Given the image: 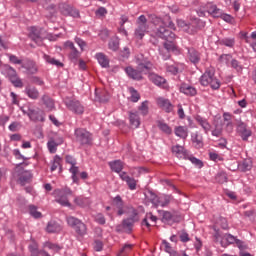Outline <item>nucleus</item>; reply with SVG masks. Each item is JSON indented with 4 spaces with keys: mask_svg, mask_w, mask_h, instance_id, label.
<instances>
[{
    "mask_svg": "<svg viewBox=\"0 0 256 256\" xmlns=\"http://www.w3.org/2000/svg\"><path fill=\"white\" fill-rule=\"evenodd\" d=\"M150 18L153 25L155 26V29H153L154 35L156 37H160V39H165V41H167L166 43H164L165 50L163 55V59L167 61V59L171 57L169 53L177 49V47L173 43V41L175 40V33L169 30L175 29V24H173V22H171V19L169 18L163 20L155 15H151Z\"/></svg>",
    "mask_w": 256,
    "mask_h": 256,
    "instance_id": "1",
    "label": "nucleus"
},
{
    "mask_svg": "<svg viewBox=\"0 0 256 256\" xmlns=\"http://www.w3.org/2000/svg\"><path fill=\"white\" fill-rule=\"evenodd\" d=\"M137 69L128 66L125 68V73L130 77V79H133L134 81H141L143 79V75H147L150 70L153 69V64L150 61L147 60H141L137 59Z\"/></svg>",
    "mask_w": 256,
    "mask_h": 256,
    "instance_id": "2",
    "label": "nucleus"
},
{
    "mask_svg": "<svg viewBox=\"0 0 256 256\" xmlns=\"http://www.w3.org/2000/svg\"><path fill=\"white\" fill-rule=\"evenodd\" d=\"M199 81L202 87H211L213 90H217L221 87V81L215 76V68L213 67L207 68Z\"/></svg>",
    "mask_w": 256,
    "mask_h": 256,
    "instance_id": "3",
    "label": "nucleus"
},
{
    "mask_svg": "<svg viewBox=\"0 0 256 256\" xmlns=\"http://www.w3.org/2000/svg\"><path fill=\"white\" fill-rule=\"evenodd\" d=\"M66 221L69 227L74 229L77 239H83L87 235V224L83 223V221L74 216L66 217Z\"/></svg>",
    "mask_w": 256,
    "mask_h": 256,
    "instance_id": "4",
    "label": "nucleus"
},
{
    "mask_svg": "<svg viewBox=\"0 0 256 256\" xmlns=\"http://www.w3.org/2000/svg\"><path fill=\"white\" fill-rule=\"evenodd\" d=\"M221 11L222 10L218 8L215 3L208 2L197 9V14L199 17H206L207 15H211L212 17L218 18L221 16Z\"/></svg>",
    "mask_w": 256,
    "mask_h": 256,
    "instance_id": "5",
    "label": "nucleus"
},
{
    "mask_svg": "<svg viewBox=\"0 0 256 256\" xmlns=\"http://www.w3.org/2000/svg\"><path fill=\"white\" fill-rule=\"evenodd\" d=\"M149 33V24H147V17L141 15L136 20V28L134 30L135 39H143Z\"/></svg>",
    "mask_w": 256,
    "mask_h": 256,
    "instance_id": "6",
    "label": "nucleus"
},
{
    "mask_svg": "<svg viewBox=\"0 0 256 256\" xmlns=\"http://www.w3.org/2000/svg\"><path fill=\"white\" fill-rule=\"evenodd\" d=\"M64 103L67 109L72 111V113H75V115H83V113H85V107L82 106L81 102L77 99L66 98Z\"/></svg>",
    "mask_w": 256,
    "mask_h": 256,
    "instance_id": "7",
    "label": "nucleus"
},
{
    "mask_svg": "<svg viewBox=\"0 0 256 256\" xmlns=\"http://www.w3.org/2000/svg\"><path fill=\"white\" fill-rule=\"evenodd\" d=\"M75 137L77 143H80V145H90L91 141H93L91 133L83 128H77L75 130Z\"/></svg>",
    "mask_w": 256,
    "mask_h": 256,
    "instance_id": "8",
    "label": "nucleus"
},
{
    "mask_svg": "<svg viewBox=\"0 0 256 256\" xmlns=\"http://www.w3.org/2000/svg\"><path fill=\"white\" fill-rule=\"evenodd\" d=\"M130 217L128 219L123 220L122 227L123 229H126L129 233H131V230L133 229V225L139 221V214L137 213V210L134 208H130L129 211Z\"/></svg>",
    "mask_w": 256,
    "mask_h": 256,
    "instance_id": "9",
    "label": "nucleus"
},
{
    "mask_svg": "<svg viewBox=\"0 0 256 256\" xmlns=\"http://www.w3.org/2000/svg\"><path fill=\"white\" fill-rule=\"evenodd\" d=\"M30 39L35 41L39 46L43 45V39H45V30L37 28L35 26L30 28Z\"/></svg>",
    "mask_w": 256,
    "mask_h": 256,
    "instance_id": "10",
    "label": "nucleus"
},
{
    "mask_svg": "<svg viewBox=\"0 0 256 256\" xmlns=\"http://www.w3.org/2000/svg\"><path fill=\"white\" fill-rule=\"evenodd\" d=\"M59 11L62 13V15H65L66 17H74L79 18V10L76 8H73V6H70L69 4L62 3L59 5Z\"/></svg>",
    "mask_w": 256,
    "mask_h": 256,
    "instance_id": "11",
    "label": "nucleus"
},
{
    "mask_svg": "<svg viewBox=\"0 0 256 256\" xmlns=\"http://www.w3.org/2000/svg\"><path fill=\"white\" fill-rule=\"evenodd\" d=\"M236 132L243 141H249V137L253 135V132L251 131V129L247 128V124H245V122L238 123Z\"/></svg>",
    "mask_w": 256,
    "mask_h": 256,
    "instance_id": "12",
    "label": "nucleus"
},
{
    "mask_svg": "<svg viewBox=\"0 0 256 256\" xmlns=\"http://www.w3.org/2000/svg\"><path fill=\"white\" fill-rule=\"evenodd\" d=\"M6 69L8 71L9 80L11 81L12 85L21 89L23 87V80L19 78L15 69H13L11 66H7Z\"/></svg>",
    "mask_w": 256,
    "mask_h": 256,
    "instance_id": "13",
    "label": "nucleus"
},
{
    "mask_svg": "<svg viewBox=\"0 0 256 256\" xmlns=\"http://www.w3.org/2000/svg\"><path fill=\"white\" fill-rule=\"evenodd\" d=\"M53 195L56 203H59V205H62V207H71V203L69 202L67 195L63 194V190L56 189L54 190Z\"/></svg>",
    "mask_w": 256,
    "mask_h": 256,
    "instance_id": "14",
    "label": "nucleus"
},
{
    "mask_svg": "<svg viewBox=\"0 0 256 256\" xmlns=\"http://www.w3.org/2000/svg\"><path fill=\"white\" fill-rule=\"evenodd\" d=\"M64 47L65 49H67V51H69V59H71V61H77V59H79L81 53L77 51V48H75V44L71 41H66L64 43Z\"/></svg>",
    "mask_w": 256,
    "mask_h": 256,
    "instance_id": "15",
    "label": "nucleus"
},
{
    "mask_svg": "<svg viewBox=\"0 0 256 256\" xmlns=\"http://www.w3.org/2000/svg\"><path fill=\"white\" fill-rule=\"evenodd\" d=\"M157 106L162 109V111H165V113H171L173 111V104L171 101L167 98L158 97L156 99Z\"/></svg>",
    "mask_w": 256,
    "mask_h": 256,
    "instance_id": "16",
    "label": "nucleus"
},
{
    "mask_svg": "<svg viewBox=\"0 0 256 256\" xmlns=\"http://www.w3.org/2000/svg\"><path fill=\"white\" fill-rule=\"evenodd\" d=\"M119 177L122 181H125V183L129 187L130 191H135V189H137V180H135V178L127 175V172H121L119 174Z\"/></svg>",
    "mask_w": 256,
    "mask_h": 256,
    "instance_id": "17",
    "label": "nucleus"
},
{
    "mask_svg": "<svg viewBox=\"0 0 256 256\" xmlns=\"http://www.w3.org/2000/svg\"><path fill=\"white\" fill-rule=\"evenodd\" d=\"M148 79L154 83V85H157L158 87H162L163 89H167V80L165 78L155 74V73H150L148 75Z\"/></svg>",
    "mask_w": 256,
    "mask_h": 256,
    "instance_id": "18",
    "label": "nucleus"
},
{
    "mask_svg": "<svg viewBox=\"0 0 256 256\" xmlns=\"http://www.w3.org/2000/svg\"><path fill=\"white\" fill-rule=\"evenodd\" d=\"M179 89L180 93H183L187 97H195L197 95V88L187 83H182Z\"/></svg>",
    "mask_w": 256,
    "mask_h": 256,
    "instance_id": "19",
    "label": "nucleus"
},
{
    "mask_svg": "<svg viewBox=\"0 0 256 256\" xmlns=\"http://www.w3.org/2000/svg\"><path fill=\"white\" fill-rule=\"evenodd\" d=\"M24 113L29 116L31 121H45V114L41 111H36L30 108L27 112L24 111Z\"/></svg>",
    "mask_w": 256,
    "mask_h": 256,
    "instance_id": "20",
    "label": "nucleus"
},
{
    "mask_svg": "<svg viewBox=\"0 0 256 256\" xmlns=\"http://www.w3.org/2000/svg\"><path fill=\"white\" fill-rule=\"evenodd\" d=\"M196 123L203 129V131L207 134L209 131H211V123H209V120L207 118L197 115L195 117Z\"/></svg>",
    "mask_w": 256,
    "mask_h": 256,
    "instance_id": "21",
    "label": "nucleus"
},
{
    "mask_svg": "<svg viewBox=\"0 0 256 256\" xmlns=\"http://www.w3.org/2000/svg\"><path fill=\"white\" fill-rule=\"evenodd\" d=\"M63 230V226L55 220H50L46 226L47 233H60Z\"/></svg>",
    "mask_w": 256,
    "mask_h": 256,
    "instance_id": "22",
    "label": "nucleus"
},
{
    "mask_svg": "<svg viewBox=\"0 0 256 256\" xmlns=\"http://www.w3.org/2000/svg\"><path fill=\"white\" fill-rule=\"evenodd\" d=\"M22 68L26 69L28 75H35V73L38 71L37 64H35L33 60H26L23 62Z\"/></svg>",
    "mask_w": 256,
    "mask_h": 256,
    "instance_id": "23",
    "label": "nucleus"
},
{
    "mask_svg": "<svg viewBox=\"0 0 256 256\" xmlns=\"http://www.w3.org/2000/svg\"><path fill=\"white\" fill-rule=\"evenodd\" d=\"M172 153L178 157V159H188L189 154H187V150L183 146L176 145L172 147Z\"/></svg>",
    "mask_w": 256,
    "mask_h": 256,
    "instance_id": "24",
    "label": "nucleus"
},
{
    "mask_svg": "<svg viewBox=\"0 0 256 256\" xmlns=\"http://www.w3.org/2000/svg\"><path fill=\"white\" fill-rule=\"evenodd\" d=\"M129 121L132 129H139L141 125V118H139V112H130Z\"/></svg>",
    "mask_w": 256,
    "mask_h": 256,
    "instance_id": "25",
    "label": "nucleus"
},
{
    "mask_svg": "<svg viewBox=\"0 0 256 256\" xmlns=\"http://www.w3.org/2000/svg\"><path fill=\"white\" fill-rule=\"evenodd\" d=\"M25 95L29 97V99L37 100L39 99V90L35 88V86L28 85L24 89Z\"/></svg>",
    "mask_w": 256,
    "mask_h": 256,
    "instance_id": "26",
    "label": "nucleus"
},
{
    "mask_svg": "<svg viewBox=\"0 0 256 256\" xmlns=\"http://www.w3.org/2000/svg\"><path fill=\"white\" fill-rule=\"evenodd\" d=\"M95 59L104 69H107V67H109V57H107V55H105L103 52L96 53Z\"/></svg>",
    "mask_w": 256,
    "mask_h": 256,
    "instance_id": "27",
    "label": "nucleus"
},
{
    "mask_svg": "<svg viewBox=\"0 0 256 256\" xmlns=\"http://www.w3.org/2000/svg\"><path fill=\"white\" fill-rule=\"evenodd\" d=\"M113 205L118 209V215H125V204L121 196L118 195L113 199Z\"/></svg>",
    "mask_w": 256,
    "mask_h": 256,
    "instance_id": "28",
    "label": "nucleus"
},
{
    "mask_svg": "<svg viewBox=\"0 0 256 256\" xmlns=\"http://www.w3.org/2000/svg\"><path fill=\"white\" fill-rule=\"evenodd\" d=\"M188 51V59H190L191 63H199L201 61V55L195 48H187Z\"/></svg>",
    "mask_w": 256,
    "mask_h": 256,
    "instance_id": "29",
    "label": "nucleus"
},
{
    "mask_svg": "<svg viewBox=\"0 0 256 256\" xmlns=\"http://www.w3.org/2000/svg\"><path fill=\"white\" fill-rule=\"evenodd\" d=\"M176 137H180V139H187L189 136V130L185 126H178L175 128Z\"/></svg>",
    "mask_w": 256,
    "mask_h": 256,
    "instance_id": "30",
    "label": "nucleus"
},
{
    "mask_svg": "<svg viewBox=\"0 0 256 256\" xmlns=\"http://www.w3.org/2000/svg\"><path fill=\"white\" fill-rule=\"evenodd\" d=\"M31 172L22 170L19 174V183L20 185H25L26 183H29L31 181Z\"/></svg>",
    "mask_w": 256,
    "mask_h": 256,
    "instance_id": "31",
    "label": "nucleus"
},
{
    "mask_svg": "<svg viewBox=\"0 0 256 256\" xmlns=\"http://www.w3.org/2000/svg\"><path fill=\"white\" fill-rule=\"evenodd\" d=\"M74 203L78 205V207H89L91 205V200L83 196H78L74 199Z\"/></svg>",
    "mask_w": 256,
    "mask_h": 256,
    "instance_id": "32",
    "label": "nucleus"
},
{
    "mask_svg": "<svg viewBox=\"0 0 256 256\" xmlns=\"http://www.w3.org/2000/svg\"><path fill=\"white\" fill-rule=\"evenodd\" d=\"M109 166L115 173H119V175H121V171H123V162L121 160L109 162Z\"/></svg>",
    "mask_w": 256,
    "mask_h": 256,
    "instance_id": "33",
    "label": "nucleus"
},
{
    "mask_svg": "<svg viewBox=\"0 0 256 256\" xmlns=\"http://www.w3.org/2000/svg\"><path fill=\"white\" fill-rule=\"evenodd\" d=\"M166 69L168 73H171L172 75H177V73H181V71L185 69V65L184 64L170 65V66H167Z\"/></svg>",
    "mask_w": 256,
    "mask_h": 256,
    "instance_id": "34",
    "label": "nucleus"
},
{
    "mask_svg": "<svg viewBox=\"0 0 256 256\" xmlns=\"http://www.w3.org/2000/svg\"><path fill=\"white\" fill-rule=\"evenodd\" d=\"M146 201L148 203H152V205L154 207H158V204H159V196H157L155 193H153L152 191H149L147 194H146Z\"/></svg>",
    "mask_w": 256,
    "mask_h": 256,
    "instance_id": "35",
    "label": "nucleus"
},
{
    "mask_svg": "<svg viewBox=\"0 0 256 256\" xmlns=\"http://www.w3.org/2000/svg\"><path fill=\"white\" fill-rule=\"evenodd\" d=\"M169 203H171V196L165 194L158 196V207H167Z\"/></svg>",
    "mask_w": 256,
    "mask_h": 256,
    "instance_id": "36",
    "label": "nucleus"
},
{
    "mask_svg": "<svg viewBox=\"0 0 256 256\" xmlns=\"http://www.w3.org/2000/svg\"><path fill=\"white\" fill-rule=\"evenodd\" d=\"M192 143H194L197 149L203 147V137L199 136V133L195 132L192 134Z\"/></svg>",
    "mask_w": 256,
    "mask_h": 256,
    "instance_id": "37",
    "label": "nucleus"
},
{
    "mask_svg": "<svg viewBox=\"0 0 256 256\" xmlns=\"http://www.w3.org/2000/svg\"><path fill=\"white\" fill-rule=\"evenodd\" d=\"M43 59L46 61V63H49V65H55L56 67H63V63H61L59 60H56L55 58L44 54Z\"/></svg>",
    "mask_w": 256,
    "mask_h": 256,
    "instance_id": "38",
    "label": "nucleus"
},
{
    "mask_svg": "<svg viewBox=\"0 0 256 256\" xmlns=\"http://www.w3.org/2000/svg\"><path fill=\"white\" fill-rule=\"evenodd\" d=\"M42 102L45 104L48 111H53L55 109V103L49 98V96H42Z\"/></svg>",
    "mask_w": 256,
    "mask_h": 256,
    "instance_id": "39",
    "label": "nucleus"
},
{
    "mask_svg": "<svg viewBox=\"0 0 256 256\" xmlns=\"http://www.w3.org/2000/svg\"><path fill=\"white\" fill-rule=\"evenodd\" d=\"M69 172L71 173L73 183H79V177H77L79 173V167L77 165H73L69 168Z\"/></svg>",
    "mask_w": 256,
    "mask_h": 256,
    "instance_id": "40",
    "label": "nucleus"
},
{
    "mask_svg": "<svg viewBox=\"0 0 256 256\" xmlns=\"http://www.w3.org/2000/svg\"><path fill=\"white\" fill-rule=\"evenodd\" d=\"M128 91L130 93V99L133 103H137V101H139L141 99V95H139V92H137V90H135V88L130 87L128 88Z\"/></svg>",
    "mask_w": 256,
    "mask_h": 256,
    "instance_id": "41",
    "label": "nucleus"
},
{
    "mask_svg": "<svg viewBox=\"0 0 256 256\" xmlns=\"http://www.w3.org/2000/svg\"><path fill=\"white\" fill-rule=\"evenodd\" d=\"M220 45L233 49V47H235V38H223L220 40Z\"/></svg>",
    "mask_w": 256,
    "mask_h": 256,
    "instance_id": "42",
    "label": "nucleus"
},
{
    "mask_svg": "<svg viewBox=\"0 0 256 256\" xmlns=\"http://www.w3.org/2000/svg\"><path fill=\"white\" fill-rule=\"evenodd\" d=\"M29 209V213L32 217H34V219H41L42 214L41 212L37 211V206L35 205H30L28 206Z\"/></svg>",
    "mask_w": 256,
    "mask_h": 256,
    "instance_id": "43",
    "label": "nucleus"
},
{
    "mask_svg": "<svg viewBox=\"0 0 256 256\" xmlns=\"http://www.w3.org/2000/svg\"><path fill=\"white\" fill-rule=\"evenodd\" d=\"M133 251V244H125L120 250L118 256H127Z\"/></svg>",
    "mask_w": 256,
    "mask_h": 256,
    "instance_id": "44",
    "label": "nucleus"
},
{
    "mask_svg": "<svg viewBox=\"0 0 256 256\" xmlns=\"http://www.w3.org/2000/svg\"><path fill=\"white\" fill-rule=\"evenodd\" d=\"M158 127L160 131H163V133H166V135H171L172 131L171 127H169V125H167V123L165 122H158Z\"/></svg>",
    "mask_w": 256,
    "mask_h": 256,
    "instance_id": "45",
    "label": "nucleus"
},
{
    "mask_svg": "<svg viewBox=\"0 0 256 256\" xmlns=\"http://www.w3.org/2000/svg\"><path fill=\"white\" fill-rule=\"evenodd\" d=\"M108 47L111 51H119V38H112L108 43Z\"/></svg>",
    "mask_w": 256,
    "mask_h": 256,
    "instance_id": "46",
    "label": "nucleus"
},
{
    "mask_svg": "<svg viewBox=\"0 0 256 256\" xmlns=\"http://www.w3.org/2000/svg\"><path fill=\"white\" fill-rule=\"evenodd\" d=\"M47 147H48V151L49 153H57V147H59L56 143H55V139H50L47 142Z\"/></svg>",
    "mask_w": 256,
    "mask_h": 256,
    "instance_id": "47",
    "label": "nucleus"
},
{
    "mask_svg": "<svg viewBox=\"0 0 256 256\" xmlns=\"http://www.w3.org/2000/svg\"><path fill=\"white\" fill-rule=\"evenodd\" d=\"M139 111L141 115L145 116L149 114V102L144 101L142 102L141 106L139 107Z\"/></svg>",
    "mask_w": 256,
    "mask_h": 256,
    "instance_id": "48",
    "label": "nucleus"
},
{
    "mask_svg": "<svg viewBox=\"0 0 256 256\" xmlns=\"http://www.w3.org/2000/svg\"><path fill=\"white\" fill-rule=\"evenodd\" d=\"M61 167V157L59 155H56L54 157V160L52 162L51 171H57V168Z\"/></svg>",
    "mask_w": 256,
    "mask_h": 256,
    "instance_id": "49",
    "label": "nucleus"
},
{
    "mask_svg": "<svg viewBox=\"0 0 256 256\" xmlns=\"http://www.w3.org/2000/svg\"><path fill=\"white\" fill-rule=\"evenodd\" d=\"M7 57H9L10 63H13L14 65H22L23 66V60L19 59V57L12 55V54H7Z\"/></svg>",
    "mask_w": 256,
    "mask_h": 256,
    "instance_id": "50",
    "label": "nucleus"
},
{
    "mask_svg": "<svg viewBox=\"0 0 256 256\" xmlns=\"http://www.w3.org/2000/svg\"><path fill=\"white\" fill-rule=\"evenodd\" d=\"M147 219H150V221H152V223H157V217L154 216L153 214H148L147 218H145L142 222V225H145L146 227H150L151 225L149 224V222L147 221Z\"/></svg>",
    "mask_w": 256,
    "mask_h": 256,
    "instance_id": "51",
    "label": "nucleus"
},
{
    "mask_svg": "<svg viewBox=\"0 0 256 256\" xmlns=\"http://www.w3.org/2000/svg\"><path fill=\"white\" fill-rule=\"evenodd\" d=\"M162 220L164 223H169V221L173 220V214L169 211H164L162 214Z\"/></svg>",
    "mask_w": 256,
    "mask_h": 256,
    "instance_id": "52",
    "label": "nucleus"
},
{
    "mask_svg": "<svg viewBox=\"0 0 256 256\" xmlns=\"http://www.w3.org/2000/svg\"><path fill=\"white\" fill-rule=\"evenodd\" d=\"M223 133V127L220 125H216L215 128L212 130L213 137H221Z\"/></svg>",
    "mask_w": 256,
    "mask_h": 256,
    "instance_id": "53",
    "label": "nucleus"
},
{
    "mask_svg": "<svg viewBox=\"0 0 256 256\" xmlns=\"http://www.w3.org/2000/svg\"><path fill=\"white\" fill-rule=\"evenodd\" d=\"M13 155L18 161H27V158L21 154V151L19 149H14L13 150Z\"/></svg>",
    "mask_w": 256,
    "mask_h": 256,
    "instance_id": "54",
    "label": "nucleus"
},
{
    "mask_svg": "<svg viewBox=\"0 0 256 256\" xmlns=\"http://www.w3.org/2000/svg\"><path fill=\"white\" fill-rule=\"evenodd\" d=\"M219 17L226 23H233V16L223 13V10L221 11V15Z\"/></svg>",
    "mask_w": 256,
    "mask_h": 256,
    "instance_id": "55",
    "label": "nucleus"
},
{
    "mask_svg": "<svg viewBox=\"0 0 256 256\" xmlns=\"http://www.w3.org/2000/svg\"><path fill=\"white\" fill-rule=\"evenodd\" d=\"M189 161H191V163H193V165H196V167H203V162L193 156H188L187 158Z\"/></svg>",
    "mask_w": 256,
    "mask_h": 256,
    "instance_id": "56",
    "label": "nucleus"
},
{
    "mask_svg": "<svg viewBox=\"0 0 256 256\" xmlns=\"http://www.w3.org/2000/svg\"><path fill=\"white\" fill-rule=\"evenodd\" d=\"M95 221L99 225H105L106 223L105 216L101 213L95 215Z\"/></svg>",
    "mask_w": 256,
    "mask_h": 256,
    "instance_id": "57",
    "label": "nucleus"
},
{
    "mask_svg": "<svg viewBox=\"0 0 256 256\" xmlns=\"http://www.w3.org/2000/svg\"><path fill=\"white\" fill-rule=\"evenodd\" d=\"M29 251L32 253V256H39V249H37V243L29 245Z\"/></svg>",
    "mask_w": 256,
    "mask_h": 256,
    "instance_id": "58",
    "label": "nucleus"
},
{
    "mask_svg": "<svg viewBox=\"0 0 256 256\" xmlns=\"http://www.w3.org/2000/svg\"><path fill=\"white\" fill-rule=\"evenodd\" d=\"M93 248L96 251H103V242L101 240H95L93 243Z\"/></svg>",
    "mask_w": 256,
    "mask_h": 256,
    "instance_id": "59",
    "label": "nucleus"
},
{
    "mask_svg": "<svg viewBox=\"0 0 256 256\" xmlns=\"http://www.w3.org/2000/svg\"><path fill=\"white\" fill-rule=\"evenodd\" d=\"M224 239L225 241H227V243L229 245L235 243V241H237V238H235V236L231 235V234H226L224 235Z\"/></svg>",
    "mask_w": 256,
    "mask_h": 256,
    "instance_id": "60",
    "label": "nucleus"
},
{
    "mask_svg": "<svg viewBox=\"0 0 256 256\" xmlns=\"http://www.w3.org/2000/svg\"><path fill=\"white\" fill-rule=\"evenodd\" d=\"M209 157H210L211 161H223V158L215 152H210Z\"/></svg>",
    "mask_w": 256,
    "mask_h": 256,
    "instance_id": "61",
    "label": "nucleus"
},
{
    "mask_svg": "<svg viewBox=\"0 0 256 256\" xmlns=\"http://www.w3.org/2000/svg\"><path fill=\"white\" fill-rule=\"evenodd\" d=\"M12 105H19V96L15 92L10 93Z\"/></svg>",
    "mask_w": 256,
    "mask_h": 256,
    "instance_id": "62",
    "label": "nucleus"
},
{
    "mask_svg": "<svg viewBox=\"0 0 256 256\" xmlns=\"http://www.w3.org/2000/svg\"><path fill=\"white\" fill-rule=\"evenodd\" d=\"M65 159H66V163H68V165H71V167L73 165H77V160L73 156L67 155Z\"/></svg>",
    "mask_w": 256,
    "mask_h": 256,
    "instance_id": "63",
    "label": "nucleus"
},
{
    "mask_svg": "<svg viewBox=\"0 0 256 256\" xmlns=\"http://www.w3.org/2000/svg\"><path fill=\"white\" fill-rule=\"evenodd\" d=\"M31 83H34L35 85H40V86L45 84V82H43L41 80V78H39L37 76H34V77L31 78Z\"/></svg>",
    "mask_w": 256,
    "mask_h": 256,
    "instance_id": "64",
    "label": "nucleus"
}]
</instances>
